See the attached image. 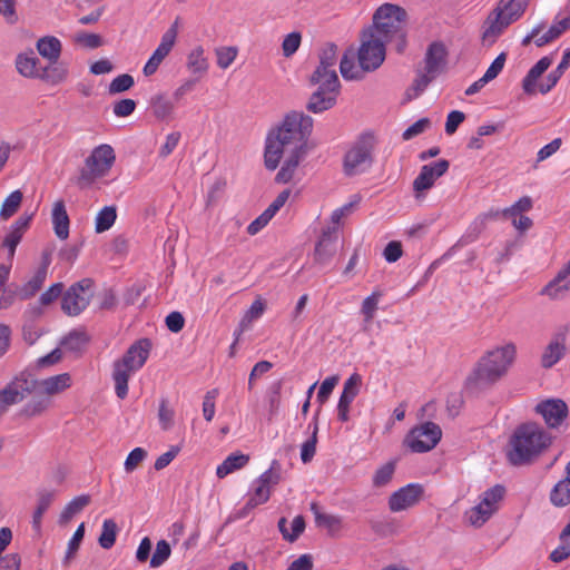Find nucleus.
<instances>
[{
	"label": "nucleus",
	"instance_id": "nucleus-49",
	"mask_svg": "<svg viewBox=\"0 0 570 570\" xmlns=\"http://www.w3.org/2000/svg\"><path fill=\"white\" fill-rule=\"evenodd\" d=\"M255 484L256 487L254 489L253 494L249 497V499L244 505V510L246 511L265 503L271 497V489L268 487L263 485L261 483Z\"/></svg>",
	"mask_w": 570,
	"mask_h": 570
},
{
	"label": "nucleus",
	"instance_id": "nucleus-29",
	"mask_svg": "<svg viewBox=\"0 0 570 570\" xmlns=\"http://www.w3.org/2000/svg\"><path fill=\"white\" fill-rule=\"evenodd\" d=\"M49 262H45L35 273V275L19 289L20 299H29L42 287L48 272Z\"/></svg>",
	"mask_w": 570,
	"mask_h": 570
},
{
	"label": "nucleus",
	"instance_id": "nucleus-61",
	"mask_svg": "<svg viewBox=\"0 0 570 570\" xmlns=\"http://www.w3.org/2000/svg\"><path fill=\"white\" fill-rule=\"evenodd\" d=\"M146 456V450H144L142 448H135L129 452L125 461V470L127 472H132L145 460Z\"/></svg>",
	"mask_w": 570,
	"mask_h": 570
},
{
	"label": "nucleus",
	"instance_id": "nucleus-42",
	"mask_svg": "<svg viewBox=\"0 0 570 570\" xmlns=\"http://www.w3.org/2000/svg\"><path fill=\"white\" fill-rule=\"evenodd\" d=\"M380 296V293L374 292L362 303L361 312L364 315L363 331H368L370 328L371 322L374 318L375 312L377 309Z\"/></svg>",
	"mask_w": 570,
	"mask_h": 570
},
{
	"label": "nucleus",
	"instance_id": "nucleus-22",
	"mask_svg": "<svg viewBox=\"0 0 570 570\" xmlns=\"http://www.w3.org/2000/svg\"><path fill=\"white\" fill-rule=\"evenodd\" d=\"M567 332L560 331L552 337L541 355V365L550 368L556 365L566 353Z\"/></svg>",
	"mask_w": 570,
	"mask_h": 570
},
{
	"label": "nucleus",
	"instance_id": "nucleus-45",
	"mask_svg": "<svg viewBox=\"0 0 570 570\" xmlns=\"http://www.w3.org/2000/svg\"><path fill=\"white\" fill-rule=\"evenodd\" d=\"M540 31L541 30L539 27L534 28L532 32L523 39L522 43L527 45L531 40H533L538 47H542L560 37V31L557 30V28H553L552 26L542 35L540 33Z\"/></svg>",
	"mask_w": 570,
	"mask_h": 570
},
{
	"label": "nucleus",
	"instance_id": "nucleus-57",
	"mask_svg": "<svg viewBox=\"0 0 570 570\" xmlns=\"http://www.w3.org/2000/svg\"><path fill=\"white\" fill-rule=\"evenodd\" d=\"M566 68L563 65L559 63L558 67L552 70L546 78V81L539 85V91L541 94H548L559 81Z\"/></svg>",
	"mask_w": 570,
	"mask_h": 570
},
{
	"label": "nucleus",
	"instance_id": "nucleus-4",
	"mask_svg": "<svg viewBox=\"0 0 570 570\" xmlns=\"http://www.w3.org/2000/svg\"><path fill=\"white\" fill-rule=\"evenodd\" d=\"M517 348L513 343L489 351L476 363L469 382L476 387L489 386L498 382L512 365Z\"/></svg>",
	"mask_w": 570,
	"mask_h": 570
},
{
	"label": "nucleus",
	"instance_id": "nucleus-18",
	"mask_svg": "<svg viewBox=\"0 0 570 570\" xmlns=\"http://www.w3.org/2000/svg\"><path fill=\"white\" fill-rule=\"evenodd\" d=\"M337 230L338 228L336 226L327 227L323 230L315 246L314 258L316 263L325 265L336 254L338 240Z\"/></svg>",
	"mask_w": 570,
	"mask_h": 570
},
{
	"label": "nucleus",
	"instance_id": "nucleus-7",
	"mask_svg": "<svg viewBox=\"0 0 570 570\" xmlns=\"http://www.w3.org/2000/svg\"><path fill=\"white\" fill-rule=\"evenodd\" d=\"M441 438V428L434 422H425L410 430L404 444L414 453H424L434 449Z\"/></svg>",
	"mask_w": 570,
	"mask_h": 570
},
{
	"label": "nucleus",
	"instance_id": "nucleus-16",
	"mask_svg": "<svg viewBox=\"0 0 570 570\" xmlns=\"http://www.w3.org/2000/svg\"><path fill=\"white\" fill-rule=\"evenodd\" d=\"M449 166L450 163L446 159H439L438 161L424 165L413 181L414 190L423 191L430 189L435 180L448 171Z\"/></svg>",
	"mask_w": 570,
	"mask_h": 570
},
{
	"label": "nucleus",
	"instance_id": "nucleus-47",
	"mask_svg": "<svg viewBox=\"0 0 570 570\" xmlns=\"http://www.w3.org/2000/svg\"><path fill=\"white\" fill-rule=\"evenodd\" d=\"M83 535H85V524L81 523L77 530L75 531L72 538L69 540L68 542V548H67V551H66V554H65V558L62 560V563L65 567H68L69 563L71 562V560L75 558L79 547H80V543L83 539Z\"/></svg>",
	"mask_w": 570,
	"mask_h": 570
},
{
	"label": "nucleus",
	"instance_id": "nucleus-26",
	"mask_svg": "<svg viewBox=\"0 0 570 570\" xmlns=\"http://www.w3.org/2000/svg\"><path fill=\"white\" fill-rule=\"evenodd\" d=\"M137 370L131 368L128 364H124L120 361L114 362L112 380L115 382L116 395L124 400L128 394V381L132 373Z\"/></svg>",
	"mask_w": 570,
	"mask_h": 570
},
{
	"label": "nucleus",
	"instance_id": "nucleus-53",
	"mask_svg": "<svg viewBox=\"0 0 570 570\" xmlns=\"http://www.w3.org/2000/svg\"><path fill=\"white\" fill-rule=\"evenodd\" d=\"M238 50L236 47H220L216 49L217 65L227 69L236 59Z\"/></svg>",
	"mask_w": 570,
	"mask_h": 570
},
{
	"label": "nucleus",
	"instance_id": "nucleus-2",
	"mask_svg": "<svg viewBox=\"0 0 570 570\" xmlns=\"http://www.w3.org/2000/svg\"><path fill=\"white\" fill-rule=\"evenodd\" d=\"M551 443V436L538 424L520 425L510 440L507 456L511 464L530 463Z\"/></svg>",
	"mask_w": 570,
	"mask_h": 570
},
{
	"label": "nucleus",
	"instance_id": "nucleus-11",
	"mask_svg": "<svg viewBox=\"0 0 570 570\" xmlns=\"http://www.w3.org/2000/svg\"><path fill=\"white\" fill-rule=\"evenodd\" d=\"M33 377L30 373L23 371L16 375L0 390V412H4L11 405L23 401L28 394L33 392Z\"/></svg>",
	"mask_w": 570,
	"mask_h": 570
},
{
	"label": "nucleus",
	"instance_id": "nucleus-19",
	"mask_svg": "<svg viewBox=\"0 0 570 570\" xmlns=\"http://www.w3.org/2000/svg\"><path fill=\"white\" fill-rule=\"evenodd\" d=\"M361 376L352 374L344 383L343 392L337 403V417L342 422L348 421L350 405L358 394Z\"/></svg>",
	"mask_w": 570,
	"mask_h": 570
},
{
	"label": "nucleus",
	"instance_id": "nucleus-10",
	"mask_svg": "<svg viewBox=\"0 0 570 570\" xmlns=\"http://www.w3.org/2000/svg\"><path fill=\"white\" fill-rule=\"evenodd\" d=\"M357 52L360 67L364 71L379 68L385 59V42L377 35L364 30Z\"/></svg>",
	"mask_w": 570,
	"mask_h": 570
},
{
	"label": "nucleus",
	"instance_id": "nucleus-15",
	"mask_svg": "<svg viewBox=\"0 0 570 570\" xmlns=\"http://www.w3.org/2000/svg\"><path fill=\"white\" fill-rule=\"evenodd\" d=\"M423 495V487L419 483H410L395 491L389 499V508L392 512H400L416 504Z\"/></svg>",
	"mask_w": 570,
	"mask_h": 570
},
{
	"label": "nucleus",
	"instance_id": "nucleus-33",
	"mask_svg": "<svg viewBox=\"0 0 570 570\" xmlns=\"http://www.w3.org/2000/svg\"><path fill=\"white\" fill-rule=\"evenodd\" d=\"M249 461V456L243 453L229 454L216 469V475L224 479L228 474L244 468Z\"/></svg>",
	"mask_w": 570,
	"mask_h": 570
},
{
	"label": "nucleus",
	"instance_id": "nucleus-41",
	"mask_svg": "<svg viewBox=\"0 0 570 570\" xmlns=\"http://www.w3.org/2000/svg\"><path fill=\"white\" fill-rule=\"evenodd\" d=\"M42 395L43 394H37V396L26 403L22 407V414L28 417L42 414L50 406L49 397Z\"/></svg>",
	"mask_w": 570,
	"mask_h": 570
},
{
	"label": "nucleus",
	"instance_id": "nucleus-20",
	"mask_svg": "<svg viewBox=\"0 0 570 570\" xmlns=\"http://www.w3.org/2000/svg\"><path fill=\"white\" fill-rule=\"evenodd\" d=\"M36 394H43L47 397L59 394L71 386L72 380L69 373H61L43 380L33 379Z\"/></svg>",
	"mask_w": 570,
	"mask_h": 570
},
{
	"label": "nucleus",
	"instance_id": "nucleus-48",
	"mask_svg": "<svg viewBox=\"0 0 570 570\" xmlns=\"http://www.w3.org/2000/svg\"><path fill=\"white\" fill-rule=\"evenodd\" d=\"M22 193L20 190L12 191L3 202L1 210H0V217L2 219L10 218L19 208L21 202H22Z\"/></svg>",
	"mask_w": 570,
	"mask_h": 570
},
{
	"label": "nucleus",
	"instance_id": "nucleus-9",
	"mask_svg": "<svg viewBox=\"0 0 570 570\" xmlns=\"http://www.w3.org/2000/svg\"><path fill=\"white\" fill-rule=\"evenodd\" d=\"M373 137L363 136L345 155L344 171L348 176L364 173L372 166Z\"/></svg>",
	"mask_w": 570,
	"mask_h": 570
},
{
	"label": "nucleus",
	"instance_id": "nucleus-60",
	"mask_svg": "<svg viewBox=\"0 0 570 570\" xmlns=\"http://www.w3.org/2000/svg\"><path fill=\"white\" fill-rule=\"evenodd\" d=\"M153 109H154V115L158 119H165L171 114L173 105L170 101H168L164 97L158 96L153 99Z\"/></svg>",
	"mask_w": 570,
	"mask_h": 570
},
{
	"label": "nucleus",
	"instance_id": "nucleus-8",
	"mask_svg": "<svg viewBox=\"0 0 570 570\" xmlns=\"http://www.w3.org/2000/svg\"><path fill=\"white\" fill-rule=\"evenodd\" d=\"M94 282L82 278L72 284L62 296L61 308L69 316H77L89 305L94 296Z\"/></svg>",
	"mask_w": 570,
	"mask_h": 570
},
{
	"label": "nucleus",
	"instance_id": "nucleus-31",
	"mask_svg": "<svg viewBox=\"0 0 570 570\" xmlns=\"http://www.w3.org/2000/svg\"><path fill=\"white\" fill-rule=\"evenodd\" d=\"M186 66L193 75L202 77L207 73L209 62L202 46H196L189 51Z\"/></svg>",
	"mask_w": 570,
	"mask_h": 570
},
{
	"label": "nucleus",
	"instance_id": "nucleus-23",
	"mask_svg": "<svg viewBox=\"0 0 570 570\" xmlns=\"http://www.w3.org/2000/svg\"><path fill=\"white\" fill-rule=\"evenodd\" d=\"M570 291V262L550 281L541 291V294L550 298H560Z\"/></svg>",
	"mask_w": 570,
	"mask_h": 570
},
{
	"label": "nucleus",
	"instance_id": "nucleus-34",
	"mask_svg": "<svg viewBox=\"0 0 570 570\" xmlns=\"http://www.w3.org/2000/svg\"><path fill=\"white\" fill-rule=\"evenodd\" d=\"M318 413L320 410L313 416L308 429H312V435L302 444L301 448V460L303 463H308L315 455L318 433Z\"/></svg>",
	"mask_w": 570,
	"mask_h": 570
},
{
	"label": "nucleus",
	"instance_id": "nucleus-14",
	"mask_svg": "<svg viewBox=\"0 0 570 570\" xmlns=\"http://www.w3.org/2000/svg\"><path fill=\"white\" fill-rule=\"evenodd\" d=\"M320 65L311 76V82H320V80L332 81V76L335 82L340 83L336 63H337V46L335 43H326L322 47L320 53Z\"/></svg>",
	"mask_w": 570,
	"mask_h": 570
},
{
	"label": "nucleus",
	"instance_id": "nucleus-21",
	"mask_svg": "<svg viewBox=\"0 0 570 570\" xmlns=\"http://www.w3.org/2000/svg\"><path fill=\"white\" fill-rule=\"evenodd\" d=\"M150 350L151 342L148 338L138 340L127 350L124 356L118 361L126 365L128 364L129 366H131V368L138 371L145 365L149 356Z\"/></svg>",
	"mask_w": 570,
	"mask_h": 570
},
{
	"label": "nucleus",
	"instance_id": "nucleus-54",
	"mask_svg": "<svg viewBox=\"0 0 570 570\" xmlns=\"http://www.w3.org/2000/svg\"><path fill=\"white\" fill-rule=\"evenodd\" d=\"M395 471V464L394 462H387L383 466L376 470L374 476H373V484L375 487H384L391 480Z\"/></svg>",
	"mask_w": 570,
	"mask_h": 570
},
{
	"label": "nucleus",
	"instance_id": "nucleus-46",
	"mask_svg": "<svg viewBox=\"0 0 570 570\" xmlns=\"http://www.w3.org/2000/svg\"><path fill=\"white\" fill-rule=\"evenodd\" d=\"M491 509H487L480 502L465 512L466 521L473 527H482L491 517Z\"/></svg>",
	"mask_w": 570,
	"mask_h": 570
},
{
	"label": "nucleus",
	"instance_id": "nucleus-28",
	"mask_svg": "<svg viewBox=\"0 0 570 570\" xmlns=\"http://www.w3.org/2000/svg\"><path fill=\"white\" fill-rule=\"evenodd\" d=\"M69 216L63 200H57L52 208V225L56 236L65 240L69 236Z\"/></svg>",
	"mask_w": 570,
	"mask_h": 570
},
{
	"label": "nucleus",
	"instance_id": "nucleus-35",
	"mask_svg": "<svg viewBox=\"0 0 570 570\" xmlns=\"http://www.w3.org/2000/svg\"><path fill=\"white\" fill-rule=\"evenodd\" d=\"M278 530L282 533L284 540L288 542H294L298 539V537L305 530V520L302 515H296L292 521V531L287 529V520L286 518H281L278 520Z\"/></svg>",
	"mask_w": 570,
	"mask_h": 570
},
{
	"label": "nucleus",
	"instance_id": "nucleus-43",
	"mask_svg": "<svg viewBox=\"0 0 570 570\" xmlns=\"http://www.w3.org/2000/svg\"><path fill=\"white\" fill-rule=\"evenodd\" d=\"M53 498V492H43L39 495L38 505L32 517V527L37 532H39L41 529L42 515L52 503Z\"/></svg>",
	"mask_w": 570,
	"mask_h": 570
},
{
	"label": "nucleus",
	"instance_id": "nucleus-24",
	"mask_svg": "<svg viewBox=\"0 0 570 570\" xmlns=\"http://www.w3.org/2000/svg\"><path fill=\"white\" fill-rule=\"evenodd\" d=\"M505 61H507V53L505 52H501L493 61L492 63L490 65V67L487 69L485 73L480 78L478 79L476 81H474L472 85H470L466 89H465V95L466 96H472V95H475L476 92H479L488 82L492 81L493 79H495L500 72L503 70L504 68V65H505Z\"/></svg>",
	"mask_w": 570,
	"mask_h": 570
},
{
	"label": "nucleus",
	"instance_id": "nucleus-30",
	"mask_svg": "<svg viewBox=\"0 0 570 570\" xmlns=\"http://www.w3.org/2000/svg\"><path fill=\"white\" fill-rule=\"evenodd\" d=\"M525 9L524 0H500L493 11L507 20L509 24L517 21Z\"/></svg>",
	"mask_w": 570,
	"mask_h": 570
},
{
	"label": "nucleus",
	"instance_id": "nucleus-58",
	"mask_svg": "<svg viewBox=\"0 0 570 570\" xmlns=\"http://www.w3.org/2000/svg\"><path fill=\"white\" fill-rule=\"evenodd\" d=\"M158 419L163 430H169L174 424V410H171L166 400H161L158 410Z\"/></svg>",
	"mask_w": 570,
	"mask_h": 570
},
{
	"label": "nucleus",
	"instance_id": "nucleus-6",
	"mask_svg": "<svg viewBox=\"0 0 570 570\" xmlns=\"http://www.w3.org/2000/svg\"><path fill=\"white\" fill-rule=\"evenodd\" d=\"M116 161L114 148L108 144H101L92 149L80 169L77 184L80 188H88L98 179L109 174Z\"/></svg>",
	"mask_w": 570,
	"mask_h": 570
},
{
	"label": "nucleus",
	"instance_id": "nucleus-36",
	"mask_svg": "<svg viewBox=\"0 0 570 570\" xmlns=\"http://www.w3.org/2000/svg\"><path fill=\"white\" fill-rule=\"evenodd\" d=\"M117 218L115 206H105L100 209L95 219V230L100 234L112 227Z\"/></svg>",
	"mask_w": 570,
	"mask_h": 570
},
{
	"label": "nucleus",
	"instance_id": "nucleus-3",
	"mask_svg": "<svg viewBox=\"0 0 570 570\" xmlns=\"http://www.w3.org/2000/svg\"><path fill=\"white\" fill-rule=\"evenodd\" d=\"M407 12L394 3L381 4L373 14V24L366 30L377 35L385 43L396 41V50L402 52L406 46L405 23Z\"/></svg>",
	"mask_w": 570,
	"mask_h": 570
},
{
	"label": "nucleus",
	"instance_id": "nucleus-52",
	"mask_svg": "<svg viewBox=\"0 0 570 570\" xmlns=\"http://www.w3.org/2000/svg\"><path fill=\"white\" fill-rule=\"evenodd\" d=\"M170 546L166 540H160L156 544V550L150 559V567L158 568L164 564L170 557Z\"/></svg>",
	"mask_w": 570,
	"mask_h": 570
},
{
	"label": "nucleus",
	"instance_id": "nucleus-13",
	"mask_svg": "<svg viewBox=\"0 0 570 570\" xmlns=\"http://www.w3.org/2000/svg\"><path fill=\"white\" fill-rule=\"evenodd\" d=\"M39 59L31 51L30 53H20L16 58V68L18 72L26 78H41V79H52L55 81H60L65 78L66 72L63 70H59L58 68H52V71L56 72V77H51L49 71L50 68H39Z\"/></svg>",
	"mask_w": 570,
	"mask_h": 570
},
{
	"label": "nucleus",
	"instance_id": "nucleus-38",
	"mask_svg": "<svg viewBox=\"0 0 570 570\" xmlns=\"http://www.w3.org/2000/svg\"><path fill=\"white\" fill-rule=\"evenodd\" d=\"M354 49H348L341 59L340 71L345 80H355L361 77L360 70L354 65Z\"/></svg>",
	"mask_w": 570,
	"mask_h": 570
},
{
	"label": "nucleus",
	"instance_id": "nucleus-27",
	"mask_svg": "<svg viewBox=\"0 0 570 570\" xmlns=\"http://www.w3.org/2000/svg\"><path fill=\"white\" fill-rule=\"evenodd\" d=\"M552 59L548 56L542 57L527 73L522 80L523 91L528 95H534L539 91L537 87L538 79L547 71L551 66Z\"/></svg>",
	"mask_w": 570,
	"mask_h": 570
},
{
	"label": "nucleus",
	"instance_id": "nucleus-1",
	"mask_svg": "<svg viewBox=\"0 0 570 570\" xmlns=\"http://www.w3.org/2000/svg\"><path fill=\"white\" fill-rule=\"evenodd\" d=\"M313 118L301 111L288 112L282 124L272 129L265 141L264 163L275 170L283 157L284 164L276 175L277 183L292 180L296 168L306 155L307 139L312 132Z\"/></svg>",
	"mask_w": 570,
	"mask_h": 570
},
{
	"label": "nucleus",
	"instance_id": "nucleus-64",
	"mask_svg": "<svg viewBox=\"0 0 570 570\" xmlns=\"http://www.w3.org/2000/svg\"><path fill=\"white\" fill-rule=\"evenodd\" d=\"M429 126L430 120L428 118H421L404 130L402 138L404 140H410L425 131Z\"/></svg>",
	"mask_w": 570,
	"mask_h": 570
},
{
	"label": "nucleus",
	"instance_id": "nucleus-51",
	"mask_svg": "<svg viewBox=\"0 0 570 570\" xmlns=\"http://www.w3.org/2000/svg\"><path fill=\"white\" fill-rule=\"evenodd\" d=\"M135 83L134 77L128 73L117 76L111 80L108 86V92L110 95L120 94L129 90Z\"/></svg>",
	"mask_w": 570,
	"mask_h": 570
},
{
	"label": "nucleus",
	"instance_id": "nucleus-12",
	"mask_svg": "<svg viewBox=\"0 0 570 570\" xmlns=\"http://www.w3.org/2000/svg\"><path fill=\"white\" fill-rule=\"evenodd\" d=\"M312 83L317 85L318 88L309 97L306 105L307 110L320 114L334 107L340 94V83L335 82V78L332 76V81L320 80V82Z\"/></svg>",
	"mask_w": 570,
	"mask_h": 570
},
{
	"label": "nucleus",
	"instance_id": "nucleus-63",
	"mask_svg": "<svg viewBox=\"0 0 570 570\" xmlns=\"http://www.w3.org/2000/svg\"><path fill=\"white\" fill-rule=\"evenodd\" d=\"M136 109V101L130 98L118 100L112 106V111L117 117H128Z\"/></svg>",
	"mask_w": 570,
	"mask_h": 570
},
{
	"label": "nucleus",
	"instance_id": "nucleus-39",
	"mask_svg": "<svg viewBox=\"0 0 570 570\" xmlns=\"http://www.w3.org/2000/svg\"><path fill=\"white\" fill-rule=\"evenodd\" d=\"M90 503V497L82 494L73 498L63 509L60 514V523H67L73 515L79 513L85 507Z\"/></svg>",
	"mask_w": 570,
	"mask_h": 570
},
{
	"label": "nucleus",
	"instance_id": "nucleus-5",
	"mask_svg": "<svg viewBox=\"0 0 570 570\" xmlns=\"http://www.w3.org/2000/svg\"><path fill=\"white\" fill-rule=\"evenodd\" d=\"M446 49L442 42H432L425 53L424 69L419 70L411 87L406 89L407 99L417 98L426 87L443 71L446 63Z\"/></svg>",
	"mask_w": 570,
	"mask_h": 570
},
{
	"label": "nucleus",
	"instance_id": "nucleus-40",
	"mask_svg": "<svg viewBox=\"0 0 570 570\" xmlns=\"http://www.w3.org/2000/svg\"><path fill=\"white\" fill-rule=\"evenodd\" d=\"M550 501L559 508L570 504V483L560 480L550 492Z\"/></svg>",
	"mask_w": 570,
	"mask_h": 570
},
{
	"label": "nucleus",
	"instance_id": "nucleus-50",
	"mask_svg": "<svg viewBox=\"0 0 570 570\" xmlns=\"http://www.w3.org/2000/svg\"><path fill=\"white\" fill-rule=\"evenodd\" d=\"M88 337L83 332H70L61 342V345L70 352H79L87 344Z\"/></svg>",
	"mask_w": 570,
	"mask_h": 570
},
{
	"label": "nucleus",
	"instance_id": "nucleus-55",
	"mask_svg": "<svg viewBox=\"0 0 570 570\" xmlns=\"http://www.w3.org/2000/svg\"><path fill=\"white\" fill-rule=\"evenodd\" d=\"M301 41L302 36L299 32L294 31L288 33L282 42L283 56L286 58L293 56L298 50Z\"/></svg>",
	"mask_w": 570,
	"mask_h": 570
},
{
	"label": "nucleus",
	"instance_id": "nucleus-56",
	"mask_svg": "<svg viewBox=\"0 0 570 570\" xmlns=\"http://www.w3.org/2000/svg\"><path fill=\"white\" fill-rule=\"evenodd\" d=\"M75 42L88 49H96L102 46V38L96 33L82 31L75 35Z\"/></svg>",
	"mask_w": 570,
	"mask_h": 570
},
{
	"label": "nucleus",
	"instance_id": "nucleus-59",
	"mask_svg": "<svg viewBox=\"0 0 570 570\" xmlns=\"http://www.w3.org/2000/svg\"><path fill=\"white\" fill-rule=\"evenodd\" d=\"M218 395V390L213 389L208 391L203 401V415L207 422H210L215 415V400Z\"/></svg>",
	"mask_w": 570,
	"mask_h": 570
},
{
	"label": "nucleus",
	"instance_id": "nucleus-62",
	"mask_svg": "<svg viewBox=\"0 0 570 570\" xmlns=\"http://www.w3.org/2000/svg\"><path fill=\"white\" fill-rule=\"evenodd\" d=\"M312 510L314 511L317 525H324L330 529L341 525V519L338 517L320 512L315 504H312Z\"/></svg>",
	"mask_w": 570,
	"mask_h": 570
},
{
	"label": "nucleus",
	"instance_id": "nucleus-25",
	"mask_svg": "<svg viewBox=\"0 0 570 570\" xmlns=\"http://www.w3.org/2000/svg\"><path fill=\"white\" fill-rule=\"evenodd\" d=\"M510 26L500 13L492 11L483 26L482 40L484 45H493L503 30Z\"/></svg>",
	"mask_w": 570,
	"mask_h": 570
},
{
	"label": "nucleus",
	"instance_id": "nucleus-37",
	"mask_svg": "<svg viewBox=\"0 0 570 570\" xmlns=\"http://www.w3.org/2000/svg\"><path fill=\"white\" fill-rule=\"evenodd\" d=\"M504 492V488L497 484L482 493L480 503L487 509H491V512L494 513L499 509V503L503 499Z\"/></svg>",
	"mask_w": 570,
	"mask_h": 570
},
{
	"label": "nucleus",
	"instance_id": "nucleus-32",
	"mask_svg": "<svg viewBox=\"0 0 570 570\" xmlns=\"http://www.w3.org/2000/svg\"><path fill=\"white\" fill-rule=\"evenodd\" d=\"M37 50L41 57L48 59L50 63H55L61 53V42L56 37L46 36L37 41Z\"/></svg>",
	"mask_w": 570,
	"mask_h": 570
},
{
	"label": "nucleus",
	"instance_id": "nucleus-44",
	"mask_svg": "<svg viewBox=\"0 0 570 570\" xmlns=\"http://www.w3.org/2000/svg\"><path fill=\"white\" fill-rule=\"evenodd\" d=\"M117 532V523L112 519H106L102 523L101 533L98 539L100 547L104 549H110L116 542Z\"/></svg>",
	"mask_w": 570,
	"mask_h": 570
},
{
	"label": "nucleus",
	"instance_id": "nucleus-17",
	"mask_svg": "<svg viewBox=\"0 0 570 570\" xmlns=\"http://www.w3.org/2000/svg\"><path fill=\"white\" fill-rule=\"evenodd\" d=\"M535 411L542 415L549 428H558L568 415L567 404L559 399H550L540 402L537 404Z\"/></svg>",
	"mask_w": 570,
	"mask_h": 570
}]
</instances>
